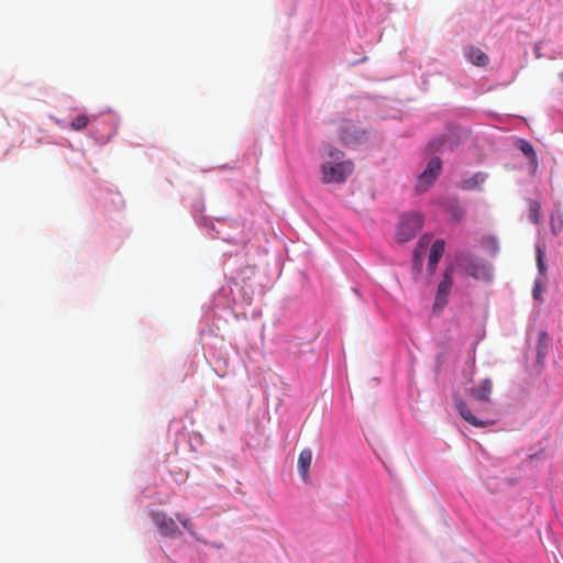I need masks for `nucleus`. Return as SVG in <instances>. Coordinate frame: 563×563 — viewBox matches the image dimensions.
<instances>
[{
	"mask_svg": "<svg viewBox=\"0 0 563 563\" xmlns=\"http://www.w3.org/2000/svg\"><path fill=\"white\" fill-rule=\"evenodd\" d=\"M561 78H562V80H563V74L561 75Z\"/></svg>",
	"mask_w": 563,
	"mask_h": 563,
	"instance_id": "obj_28",
	"label": "nucleus"
},
{
	"mask_svg": "<svg viewBox=\"0 0 563 563\" xmlns=\"http://www.w3.org/2000/svg\"><path fill=\"white\" fill-rule=\"evenodd\" d=\"M442 169V162L439 157L429 161L426 169L418 176L416 188L418 191H426L437 179Z\"/></svg>",
	"mask_w": 563,
	"mask_h": 563,
	"instance_id": "obj_3",
	"label": "nucleus"
},
{
	"mask_svg": "<svg viewBox=\"0 0 563 563\" xmlns=\"http://www.w3.org/2000/svg\"><path fill=\"white\" fill-rule=\"evenodd\" d=\"M465 272L475 279L489 280L492 278V268L483 261L471 260L465 266Z\"/></svg>",
	"mask_w": 563,
	"mask_h": 563,
	"instance_id": "obj_6",
	"label": "nucleus"
},
{
	"mask_svg": "<svg viewBox=\"0 0 563 563\" xmlns=\"http://www.w3.org/2000/svg\"><path fill=\"white\" fill-rule=\"evenodd\" d=\"M540 291H541V289H540V285H539V284H536V286H534V288H533V297H534L536 299H539Z\"/></svg>",
	"mask_w": 563,
	"mask_h": 563,
	"instance_id": "obj_23",
	"label": "nucleus"
},
{
	"mask_svg": "<svg viewBox=\"0 0 563 563\" xmlns=\"http://www.w3.org/2000/svg\"><path fill=\"white\" fill-rule=\"evenodd\" d=\"M152 519L162 534L170 538H175L181 534L176 525V521L172 517H168L166 514L162 511L153 512Z\"/></svg>",
	"mask_w": 563,
	"mask_h": 563,
	"instance_id": "obj_5",
	"label": "nucleus"
},
{
	"mask_svg": "<svg viewBox=\"0 0 563 563\" xmlns=\"http://www.w3.org/2000/svg\"><path fill=\"white\" fill-rule=\"evenodd\" d=\"M534 53H536V57H537V58H540V57H541V54H540V46H539V44H537V45L534 46Z\"/></svg>",
	"mask_w": 563,
	"mask_h": 563,
	"instance_id": "obj_24",
	"label": "nucleus"
},
{
	"mask_svg": "<svg viewBox=\"0 0 563 563\" xmlns=\"http://www.w3.org/2000/svg\"><path fill=\"white\" fill-rule=\"evenodd\" d=\"M351 162H328L321 165L322 181L324 184L343 183L352 173Z\"/></svg>",
	"mask_w": 563,
	"mask_h": 563,
	"instance_id": "obj_1",
	"label": "nucleus"
},
{
	"mask_svg": "<svg viewBox=\"0 0 563 563\" xmlns=\"http://www.w3.org/2000/svg\"><path fill=\"white\" fill-rule=\"evenodd\" d=\"M429 242H430V236H428V235H423V236L419 240V242H418V244H417V246H416V249H415V250L422 251V253H423Z\"/></svg>",
	"mask_w": 563,
	"mask_h": 563,
	"instance_id": "obj_21",
	"label": "nucleus"
},
{
	"mask_svg": "<svg viewBox=\"0 0 563 563\" xmlns=\"http://www.w3.org/2000/svg\"><path fill=\"white\" fill-rule=\"evenodd\" d=\"M328 155L333 159V162L341 159L343 157V153L332 146L329 147Z\"/></svg>",
	"mask_w": 563,
	"mask_h": 563,
	"instance_id": "obj_18",
	"label": "nucleus"
},
{
	"mask_svg": "<svg viewBox=\"0 0 563 563\" xmlns=\"http://www.w3.org/2000/svg\"><path fill=\"white\" fill-rule=\"evenodd\" d=\"M455 407H456L460 416L465 421H467L470 424H472L474 427L483 428V427L492 426L494 423V421H490V420H481V419L476 418L471 412V410L467 407V405L462 399H460V398L455 399Z\"/></svg>",
	"mask_w": 563,
	"mask_h": 563,
	"instance_id": "obj_7",
	"label": "nucleus"
},
{
	"mask_svg": "<svg viewBox=\"0 0 563 563\" xmlns=\"http://www.w3.org/2000/svg\"><path fill=\"white\" fill-rule=\"evenodd\" d=\"M444 253V241L438 239L433 242L430 249V254L428 258V269L431 274L434 273L439 261L441 260Z\"/></svg>",
	"mask_w": 563,
	"mask_h": 563,
	"instance_id": "obj_8",
	"label": "nucleus"
},
{
	"mask_svg": "<svg viewBox=\"0 0 563 563\" xmlns=\"http://www.w3.org/2000/svg\"><path fill=\"white\" fill-rule=\"evenodd\" d=\"M177 519L179 520V522L183 525V527L190 533V534H195V531L192 529V525L191 522L189 521L188 518H181L180 516H177Z\"/></svg>",
	"mask_w": 563,
	"mask_h": 563,
	"instance_id": "obj_19",
	"label": "nucleus"
},
{
	"mask_svg": "<svg viewBox=\"0 0 563 563\" xmlns=\"http://www.w3.org/2000/svg\"><path fill=\"white\" fill-rule=\"evenodd\" d=\"M562 225H563V221H562V220H560L559 230H561Z\"/></svg>",
	"mask_w": 563,
	"mask_h": 563,
	"instance_id": "obj_27",
	"label": "nucleus"
},
{
	"mask_svg": "<svg viewBox=\"0 0 563 563\" xmlns=\"http://www.w3.org/2000/svg\"><path fill=\"white\" fill-rule=\"evenodd\" d=\"M422 216L420 213H408L401 217L396 239L399 243H405L413 239L417 232L422 228Z\"/></svg>",
	"mask_w": 563,
	"mask_h": 563,
	"instance_id": "obj_2",
	"label": "nucleus"
},
{
	"mask_svg": "<svg viewBox=\"0 0 563 563\" xmlns=\"http://www.w3.org/2000/svg\"><path fill=\"white\" fill-rule=\"evenodd\" d=\"M493 390V382L489 378H485L478 387L471 389V395L477 400L488 402L489 396Z\"/></svg>",
	"mask_w": 563,
	"mask_h": 563,
	"instance_id": "obj_10",
	"label": "nucleus"
},
{
	"mask_svg": "<svg viewBox=\"0 0 563 563\" xmlns=\"http://www.w3.org/2000/svg\"><path fill=\"white\" fill-rule=\"evenodd\" d=\"M422 262H423L422 251L415 250L413 251L412 268H413V271L416 272L417 275L420 274V272L422 269Z\"/></svg>",
	"mask_w": 563,
	"mask_h": 563,
	"instance_id": "obj_16",
	"label": "nucleus"
},
{
	"mask_svg": "<svg viewBox=\"0 0 563 563\" xmlns=\"http://www.w3.org/2000/svg\"><path fill=\"white\" fill-rule=\"evenodd\" d=\"M487 175L485 173H476L472 177L463 179L460 187L463 190H481L483 184L486 181Z\"/></svg>",
	"mask_w": 563,
	"mask_h": 563,
	"instance_id": "obj_11",
	"label": "nucleus"
},
{
	"mask_svg": "<svg viewBox=\"0 0 563 563\" xmlns=\"http://www.w3.org/2000/svg\"><path fill=\"white\" fill-rule=\"evenodd\" d=\"M440 145H441V142H439V141L430 143V146H431L432 148L434 147L435 150H437Z\"/></svg>",
	"mask_w": 563,
	"mask_h": 563,
	"instance_id": "obj_25",
	"label": "nucleus"
},
{
	"mask_svg": "<svg viewBox=\"0 0 563 563\" xmlns=\"http://www.w3.org/2000/svg\"><path fill=\"white\" fill-rule=\"evenodd\" d=\"M543 256H544V253L542 252V250L540 247H538L537 262H538V268H539L540 273H544V271H545Z\"/></svg>",
	"mask_w": 563,
	"mask_h": 563,
	"instance_id": "obj_20",
	"label": "nucleus"
},
{
	"mask_svg": "<svg viewBox=\"0 0 563 563\" xmlns=\"http://www.w3.org/2000/svg\"><path fill=\"white\" fill-rule=\"evenodd\" d=\"M528 218L534 224L540 222V219H541V206H540V203L538 201H536V200L530 201Z\"/></svg>",
	"mask_w": 563,
	"mask_h": 563,
	"instance_id": "obj_14",
	"label": "nucleus"
},
{
	"mask_svg": "<svg viewBox=\"0 0 563 563\" xmlns=\"http://www.w3.org/2000/svg\"><path fill=\"white\" fill-rule=\"evenodd\" d=\"M89 123V118L85 114L77 115L71 122L70 128L74 131L84 130Z\"/></svg>",
	"mask_w": 563,
	"mask_h": 563,
	"instance_id": "obj_15",
	"label": "nucleus"
},
{
	"mask_svg": "<svg viewBox=\"0 0 563 563\" xmlns=\"http://www.w3.org/2000/svg\"><path fill=\"white\" fill-rule=\"evenodd\" d=\"M312 461V452L310 449H303L298 456V471L305 483L309 482V468Z\"/></svg>",
	"mask_w": 563,
	"mask_h": 563,
	"instance_id": "obj_9",
	"label": "nucleus"
},
{
	"mask_svg": "<svg viewBox=\"0 0 563 563\" xmlns=\"http://www.w3.org/2000/svg\"><path fill=\"white\" fill-rule=\"evenodd\" d=\"M551 230L554 234H558V228L555 227V224L552 222V225H551Z\"/></svg>",
	"mask_w": 563,
	"mask_h": 563,
	"instance_id": "obj_26",
	"label": "nucleus"
},
{
	"mask_svg": "<svg viewBox=\"0 0 563 563\" xmlns=\"http://www.w3.org/2000/svg\"><path fill=\"white\" fill-rule=\"evenodd\" d=\"M549 344V336L545 331L539 333L538 339V354L545 353Z\"/></svg>",
	"mask_w": 563,
	"mask_h": 563,
	"instance_id": "obj_17",
	"label": "nucleus"
},
{
	"mask_svg": "<svg viewBox=\"0 0 563 563\" xmlns=\"http://www.w3.org/2000/svg\"><path fill=\"white\" fill-rule=\"evenodd\" d=\"M467 59L475 66H486L489 62L488 56L476 47H471L466 54Z\"/></svg>",
	"mask_w": 563,
	"mask_h": 563,
	"instance_id": "obj_12",
	"label": "nucleus"
},
{
	"mask_svg": "<svg viewBox=\"0 0 563 563\" xmlns=\"http://www.w3.org/2000/svg\"><path fill=\"white\" fill-rule=\"evenodd\" d=\"M517 147L530 159L531 163H537V154L533 146L526 140H519Z\"/></svg>",
	"mask_w": 563,
	"mask_h": 563,
	"instance_id": "obj_13",
	"label": "nucleus"
},
{
	"mask_svg": "<svg viewBox=\"0 0 563 563\" xmlns=\"http://www.w3.org/2000/svg\"><path fill=\"white\" fill-rule=\"evenodd\" d=\"M453 267L449 266L443 273V279L438 285V289L434 297L433 309L442 310L448 303V297L453 286Z\"/></svg>",
	"mask_w": 563,
	"mask_h": 563,
	"instance_id": "obj_4",
	"label": "nucleus"
},
{
	"mask_svg": "<svg viewBox=\"0 0 563 563\" xmlns=\"http://www.w3.org/2000/svg\"><path fill=\"white\" fill-rule=\"evenodd\" d=\"M340 139L343 143L345 144H351L353 143L354 140H356V137L350 135V133L347 132V130H343L341 132V135H340Z\"/></svg>",
	"mask_w": 563,
	"mask_h": 563,
	"instance_id": "obj_22",
	"label": "nucleus"
}]
</instances>
